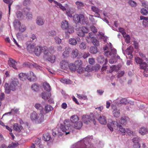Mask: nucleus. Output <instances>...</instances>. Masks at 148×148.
<instances>
[{
	"label": "nucleus",
	"instance_id": "nucleus-13",
	"mask_svg": "<svg viewBox=\"0 0 148 148\" xmlns=\"http://www.w3.org/2000/svg\"><path fill=\"white\" fill-rule=\"evenodd\" d=\"M66 30H67V32H65V33L66 34V37H69V35H68V33L71 34L74 33V27L73 26L70 25H69Z\"/></svg>",
	"mask_w": 148,
	"mask_h": 148
},
{
	"label": "nucleus",
	"instance_id": "nucleus-12",
	"mask_svg": "<svg viewBox=\"0 0 148 148\" xmlns=\"http://www.w3.org/2000/svg\"><path fill=\"white\" fill-rule=\"evenodd\" d=\"M36 76L34 73L30 71L27 74V79L30 81H33L36 79Z\"/></svg>",
	"mask_w": 148,
	"mask_h": 148
},
{
	"label": "nucleus",
	"instance_id": "nucleus-58",
	"mask_svg": "<svg viewBox=\"0 0 148 148\" xmlns=\"http://www.w3.org/2000/svg\"><path fill=\"white\" fill-rule=\"evenodd\" d=\"M39 86L38 85L34 84L32 86V89L35 91L38 90Z\"/></svg>",
	"mask_w": 148,
	"mask_h": 148
},
{
	"label": "nucleus",
	"instance_id": "nucleus-46",
	"mask_svg": "<svg viewBox=\"0 0 148 148\" xmlns=\"http://www.w3.org/2000/svg\"><path fill=\"white\" fill-rule=\"evenodd\" d=\"M140 139L138 137H135L133 138L132 139V141L134 143V144H140L139 142Z\"/></svg>",
	"mask_w": 148,
	"mask_h": 148
},
{
	"label": "nucleus",
	"instance_id": "nucleus-35",
	"mask_svg": "<svg viewBox=\"0 0 148 148\" xmlns=\"http://www.w3.org/2000/svg\"><path fill=\"white\" fill-rule=\"evenodd\" d=\"M74 64L77 68L82 66V62L81 60H78L75 61Z\"/></svg>",
	"mask_w": 148,
	"mask_h": 148
},
{
	"label": "nucleus",
	"instance_id": "nucleus-2",
	"mask_svg": "<svg viewBox=\"0 0 148 148\" xmlns=\"http://www.w3.org/2000/svg\"><path fill=\"white\" fill-rule=\"evenodd\" d=\"M71 122L69 120L66 119L64 122V123L60 124V128L62 131L65 132L66 135L69 134L71 131H73L71 128Z\"/></svg>",
	"mask_w": 148,
	"mask_h": 148
},
{
	"label": "nucleus",
	"instance_id": "nucleus-40",
	"mask_svg": "<svg viewBox=\"0 0 148 148\" xmlns=\"http://www.w3.org/2000/svg\"><path fill=\"white\" fill-rule=\"evenodd\" d=\"M90 51L92 53L95 54L97 52V48L95 46H92L90 48Z\"/></svg>",
	"mask_w": 148,
	"mask_h": 148
},
{
	"label": "nucleus",
	"instance_id": "nucleus-3",
	"mask_svg": "<svg viewBox=\"0 0 148 148\" xmlns=\"http://www.w3.org/2000/svg\"><path fill=\"white\" fill-rule=\"evenodd\" d=\"M18 80L15 78L12 80L9 86L8 83H5V92L7 94H9L11 90L12 91H15L16 87L18 85Z\"/></svg>",
	"mask_w": 148,
	"mask_h": 148
},
{
	"label": "nucleus",
	"instance_id": "nucleus-7",
	"mask_svg": "<svg viewBox=\"0 0 148 148\" xmlns=\"http://www.w3.org/2000/svg\"><path fill=\"white\" fill-rule=\"evenodd\" d=\"M116 50L114 48L111 49L110 51H108L104 52L105 55L107 57H109L110 56L112 57H114L116 56Z\"/></svg>",
	"mask_w": 148,
	"mask_h": 148
},
{
	"label": "nucleus",
	"instance_id": "nucleus-38",
	"mask_svg": "<svg viewBox=\"0 0 148 148\" xmlns=\"http://www.w3.org/2000/svg\"><path fill=\"white\" fill-rule=\"evenodd\" d=\"M69 67L70 69L72 71H75L77 69L76 66L74 63H71L69 65Z\"/></svg>",
	"mask_w": 148,
	"mask_h": 148
},
{
	"label": "nucleus",
	"instance_id": "nucleus-31",
	"mask_svg": "<svg viewBox=\"0 0 148 148\" xmlns=\"http://www.w3.org/2000/svg\"><path fill=\"white\" fill-rule=\"evenodd\" d=\"M119 70V68L118 66L116 65H113L110 67L109 72L111 73L114 71H117Z\"/></svg>",
	"mask_w": 148,
	"mask_h": 148
},
{
	"label": "nucleus",
	"instance_id": "nucleus-50",
	"mask_svg": "<svg viewBox=\"0 0 148 148\" xmlns=\"http://www.w3.org/2000/svg\"><path fill=\"white\" fill-rule=\"evenodd\" d=\"M79 48L82 50H83L86 49V45L85 42H82L79 45Z\"/></svg>",
	"mask_w": 148,
	"mask_h": 148
},
{
	"label": "nucleus",
	"instance_id": "nucleus-64",
	"mask_svg": "<svg viewBox=\"0 0 148 148\" xmlns=\"http://www.w3.org/2000/svg\"><path fill=\"white\" fill-rule=\"evenodd\" d=\"M127 102V100L125 98L121 100L119 103L122 104H125Z\"/></svg>",
	"mask_w": 148,
	"mask_h": 148
},
{
	"label": "nucleus",
	"instance_id": "nucleus-1",
	"mask_svg": "<svg viewBox=\"0 0 148 148\" xmlns=\"http://www.w3.org/2000/svg\"><path fill=\"white\" fill-rule=\"evenodd\" d=\"M30 118L31 120L36 124H40L43 122L44 120V115L43 114H38L35 112L31 113Z\"/></svg>",
	"mask_w": 148,
	"mask_h": 148
},
{
	"label": "nucleus",
	"instance_id": "nucleus-54",
	"mask_svg": "<svg viewBox=\"0 0 148 148\" xmlns=\"http://www.w3.org/2000/svg\"><path fill=\"white\" fill-rule=\"evenodd\" d=\"M19 30L21 32H23L26 29V27L25 25H20L19 27Z\"/></svg>",
	"mask_w": 148,
	"mask_h": 148
},
{
	"label": "nucleus",
	"instance_id": "nucleus-42",
	"mask_svg": "<svg viewBox=\"0 0 148 148\" xmlns=\"http://www.w3.org/2000/svg\"><path fill=\"white\" fill-rule=\"evenodd\" d=\"M34 107L37 110L42 111L43 110V107L42 105L39 103H36L34 106Z\"/></svg>",
	"mask_w": 148,
	"mask_h": 148
},
{
	"label": "nucleus",
	"instance_id": "nucleus-41",
	"mask_svg": "<svg viewBox=\"0 0 148 148\" xmlns=\"http://www.w3.org/2000/svg\"><path fill=\"white\" fill-rule=\"evenodd\" d=\"M48 61L51 63H53L55 61L56 57L54 55L50 56L48 58Z\"/></svg>",
	"mask_w": 148,
	"mask_h": 148
},
{
	"label": "nucleus",
	"instance_id": "nucleus-52",
	"mask_svg": "<svg viewBox=\"0 0 148 148\" xmlns=\"http://www.w3.org/2000/svg\"><path fill=\"white\" fill-rule=\"evenodd\" d=\"M92 43L95 46H98L99 45V41L95 38H94L92 40Z\"/></svg>",
	"mask_w": 148,
	"mask_h": 148
},
{
	"label": "nucleus",
	"instance_id": "nucleus-17",
	"mask_svg": "<svg viewBox=\"0 0 148 148\" xmlns=\"http://www.w3.org/2000/svg\"><path fill=\"white\" fill-rule=\"evenodd\" d=\"M99 122L102 124H106L107 123L106 118L105 116L101 115L98 119Z\"/></svg>",
	"mask_w": 148,
	"mask_h": 148
},
{
	"label": "nucleus",
	"instance_id": "nucleus-14",
	"mask_svg": "<svg viewBox=\"0 0 148 148\" xmlns=\"http://www.w3.org/2000/svg\"><path fill=\"white\" fill-rule=\"evenodd\" d=\"M45 21L42 17L40 16H38L36 20V24L38 25H42L44 23Z\"/></svg>",
	"mask_w": 148,
	"mask_h": 148
},
{
	"label": "nucleus",
	"instance_id": "nucleus-16",
	"mask_svg": "<svg viewBox=\"0 0 148 148\" xmlns=\"http://www.w3.org/2000/svg\"><path fill=\"white\" fill-rule=\"evenodd\" d=\"M51 96V94L50 92L47 93L45 92H43L41 94L42 98L45 100L48 99Z\"/></svg>",
	"mask_w": 148,
	"mask_h": 148
},
{
	"label": "nucleus",
	"instance_id": "nucleus-22",
	"mask_svg": "<svg viewBox=\"0 0 148 148\" xmlns=\"http://www.w3.org/2000/svg\"><path fill=\"white\" fill-rule=\"evenodd\" d=\"M69 26V24L66 21L64 20L62 22L61 27L62 29L66 30Z\"/></svg>",
	"mask_w": 148,
	"mask_h": 148
},
{
	"label": "nucleus",
	"instance_id": "nucleus-56",
	"mask_svg": "<svg viewBox=\"0 0 148 148\" xmlns=\"http://www.w3.org/2000/svg\"><path fill=\"white\" fill-rule=\"evenodd\" d=\"M75 3L77 5L78 8L83 7L84 6V3L81 1H77Z\"/></svg>",
	"mask_w": 148,
	"mask_h": 148
},
{
	"label": "nucleus",
	"instance_id": "nucleus-62",
	"mask_svg": "<svg viewBox=\"0 0 148 148\" xmlns=\"http://www.w3.org/2000/svg\"><path fill=\"white\" fill-rule=\"evenodd\" d=\"M128 3L132 7H135L137 5V3L132 0L129 1Z\"/></svg>",
	"mask_w": 148,
	"mask_h": 148
},
{
	"label": "nucleus",
	"instance_id": "nucleus-28",
	"mask_svg": "<svg viewBox=\"0 0 148 148\" xmlns=\"http://www.w3.org/2000/svg\"><path fill=\"white\" fill-rule=\"evenodd\" d=\"M41 49L40 46H37L35 48L34 52L36 55L37 56L40 55L41 53Z\"/></svg>",
	"mask_w": 148,
	"mask_h": 148
},
{
	"label": "nucleus",
	"instance_id": "nucleus-10",
	"mask_svg": "<svg viewBox=\"0 0 148 148\" xmlns=\"http://www.w3.org/2000/svg\"><path fill=\"white\" fill-rule=\"evenodd\" d=\"M27 49V50L29 52H31L34 48L35 44L34 43H32L30 41H28L26 43Z\"/></svg>",
	"mask_w": 148,
	"mask_h": 148
},
{
	"label": "nucleus",
	"instance_id": "nucleus-55",
	"mask_svg": "<svg viewBox=\"0 0 148 148\" xmlns=\"http://www.w3.org/2000/svg\"><path fill=\"white\" fill-rule=\"evenodd\" d=\"M77 34L78 36L80 37H84L85 35L81 29L77 31Z\"/></svg>",
	"mask_w": 148,
	"mask_h": 148
},
{
	"label": "nucleus",
	"instance_id": "nucleus-34",
	"mask_svg": "<svg viewBox=\"0 0 148 148\" xmlns=\"http://www.w3.org/2000/svg\"><path fill=\"white\" fill-rule=\"evenodd\" d=\"M50 138V135L49 133H47L43 134V139L44 140L46 141H49Z\"/></svg>",
	"mask_w": 148,
	"mask_h": 148
},
{
	"label": "nucleus",
	"instance_id": "nucleus-53",
	"mask_svg": "<svg viewBox=\"0 0 148 148\" xmlns=\"http://www.w3.org/2000/svg\"><path fill=\"white\" fill-rule=\"evenodd\" d=\"M135 60L136 62L138 64H140L143 62L142 59L138 57L135 58Z\"/></svg>",
	"mask_w": 148,
	"mask_h": 148
},
{
	"label": "nucleus",
	"instance_id": "nucleus-11",
	"mask_svg": "<svg viewBox=\"0 0 148 148\" xmlns=\"http://www.w3.org/2000/svg\"><path fill=\"white\" fill-rule=\"evenodd\" d=\"M92 119V117L88 115H83L82 116V120L84 123L86 124L90 122V120Z\"/></svg>",
	"mask_w": 148,
	"mask_h": 148
},
{
	"label": "nucleus",
	"instance_id": "nucleus-51",
	"mask_svg": "<svg viewBox=\"0 0 148 148\" xmlns=\"http://www.w3.org/2000/svg\"><path fill=\"white\" fill-rule=\"evenodd\" d=\"M141 12L143 15L147 16L148 15V11L144 8H143L141 9Z\"/></svg>",
	"mask_w": 148,
	"mask_h": 148
},
{
	"label": "nucleus",
	"instance_id": "nucleus-33",
	"mask_svg": "<svg viewBox=\"0 0 148 148\" xmlns=\"http://www.w3.org/2000/svg\"><path fill=\"white\" fill-rule=\"evenodd\" d=\"M53 109L52 107L49 104H47L45 106V111L46 113H48Z\"/></svg>",
	"mask_w": 148,
	"mask_h": 148
},
{
	"label": "nucleus",
	"instance_id": "nucleus-32",
	"mask_svg": "<svg viewBox=\"0 0 148 148\" xmlns=\"http://www.w3.org/2000/svg\"><path fill=\"white\" fill-rule=\"evenodd\" d=\"M139 133L142 135H144L147 133V129L145 127H142L140 129Z\"/></svg>",
	"mask_w": 148,
	"mask_h": 148
},
{
	"label": "nucleus",
	"instance_id": "nucleus-15",
	"mask_svg": "<svg viewBox=\"0 0 148 148\" xmlns=\"http://www.w3.org/2000/svg\"><path fill=\"white\" fill-rule=\"evenodd\" d=\"M91 9L92 11L95 13L96 17H99L100 16V15L99 14L100 10L98 8L95 6H92Z\"/></svg>",
	"mask_w": 148,
	"mask_h": 148
},
{
	"label": "nucleus",
	"instance_id": "nucleus-57",
	"mask_svg": "<svg viewBox=\"0 0 148 148\" xmlns=\"http://www.w3.org/2000/svg\"><path fill=\"white\" fill-rule=\"evenodd\" d=\"M81 29L85 34V33H88L89 31L88 28L87 27L84 26L82 27Z\"/></svg>",
	"mask_w": 148,
	"mask_h": 148
},
{
	"label": "nucleus",
	"instance_id": "nucleus-60",
	"mask_svg": "<svg viewBox=\"0 0 148 148\" xmlns=\"http://www.w3.org/2000/svg\"><path fill=\"white\" fill-rule=\"evenodd\" d=\"M18 143H12L8 147V148H13L15 147L18 145Z\"/></svg>",
	"mask_w": 148,
	"mask_h": 148
},
{
	"label": "nucleus",
	"instance_id": "nucleus-44",
	"mask_svg": "<svg viewBox=\"0 0 148 148\" xmlns=\"http://www.w3.org/2000/svg\"><path fill=\"white\" fill-rule=\"evenodd\" d=\"M76 70L77 72L79 74L82 73L85 71L84 68L82 67V66L77 68Z\"/></svg>",
	"mask_w": 148,
	"mask_h": 148
},
{
	"label": "nucleus",
	"instance_id": "nucleus-48",
	"mask_svg": "<svg viewBox=\"0 0 148 148\" xmlns=\"http://www.w3.org/2000/svg\"><path fill=\"white\" fill-rule=\"evenodd\" d=\"M73 13V12L71 10V9H68L66 11V14L67 15L70 17H72V14Z\"/></svg>",
	"mask_w": 148,
	"mask_h": 148
},
{
	"label": "nucleus",
	"instance_id": "nucleus-8",
	"mask_svg": "<svg viewBox=\"0 0 148 148\" xmlns=\"http://www.w3.org/2000/svg\"><path fill=\"white\" fill-rule=\"evenodd\" d=\"M69 64L68 62L66 60H62L60 63V68L63 70H66L69 67Z\"/></svg>",
	"mask_w": 148,
	"mask_h": 148
},
{
	"label": "nucleus",
	"instance_id": "nucleus-21",
	"mask_svg": "<svg viewBox=\"0 0 148 148\" xmlns=\"http://www.w3.org/2000/svg\"><path fill=\"white\" fill-rule=\"evenodd\" d=\"M13 128L14 130L18 132H20L23 128L21 125H18L17 123H14L13 125Z\"/></svg>",
	"mask_w": 148,
	"mask_h": 148
},
{
	"label": "nucleus",
	"instance_id": "nucleus-61",
	"mask_svg": "<svg viewBox=\"0 0 148 148\" xmlns=\"http://www.w3.org/2000/svg\"><path fill=\"white\" fill-rule=\"evenodd\" d=\"M56 3L57 5L58 6V7L62 10L63 11L66 10V8L64 6H62L61 3H58L57 2H56Z\"/></svg>",
	"mask_w": 148,
	"mask_h": 148
},
{
	"label": "nucleus",
	"instance_id": "nucleus-18",
	"mask_svg": "<svg viewBox=\"0 0 148 148\" xmlns=\"http://www.w3.org/2000/svg\"><path fill=\"white\" fill-rule=\"evenodd\" d=\"M65 49V51L63 53L62 56L64 58H67L69 56L71 48L69 47H66Z\"/></svg>",
	"mask_w": 148,
	"mask_h": 148
},
{
	"label": "nucleus",
	"instance_id": "nucleus-45",
	"mask_svg": "<svg viewBox=\"0 0 148 148\" xmlns=\"http://www.w3.org/2000/svg\"><path fill=\"white\" fill-rule=\"evenodd\" d=\"M93 70L92 66L88 65L84 69L85 71H86L88 72L92 71Z\"/></svg>",
	"mask_w": 148,
	"mask_h": 148
},
{
	"label": "nucleus",
	"instance_id": "nucleus-63",
	"mask_svg": "<svg viewBox=\"0 0 148 148\" xmlns=\"http://www.w3.org/2000/svg\"><path fill=\"white\" fill-rule=\"evenodd\" d=\"M16 14L17 17L18 18H21L23 16L22 13L20 11H17Z\"/></svg>",
	"mask_w": 148,
	"mask_h": 148
},
{
	"label": "nucleus",
	"instance_id": "nucleus-37",
	"mask_svg": "<svg viewBox=\"0 0 148 148\" xmlns=\"http://www.w3.org/2000/svg\"><path fill=\"white\" fill-rule=\"evenodd\" d=\"M127 119L125 116L122 117L120 120L121 123L122 125H125L127 123Z\"/></svg>",
	"mask_w": 148,
	"mask_h": 148
},
{
	"label": "nucleus",
	"instance_id": "nucleus-43",
	"mask_svg": "<svg viewBox=\"0 0 148 148\" xmlns=\"http://www.w3.org/2000/svg\"><path fill=\"white\" fill-rule=\"evenodd\" d=\"M119 131L120 133H121L122 135H124L125 133V129L121 125H119Z\"/></svg>",
	"mask_w": 148,
	"mask_h": 148
},
{
	"label": "nucleus",
	"instance_id": "nucleus-20",
	"mask_svg": "<svg viewBox=\"0 0 148 148\" xmlns=\"http://www.w3.org/2000/svg\"><path fill=\"white\" fill-rule=\"evenodd\" d=\"M24 10L25 13L26 12H27L26 14L27 19H31L32 18V15L31 13L29 12L30 11V9L26 8L24 9Z\"/></svg>",
	"mask_w": 148,
	"mask_h": 148
},
{
	"label": "nucleus",
	"instance_id": "nucleus-6",
	"mask_svg": "<svg viewBox=\"0 0 148 148\" xmlns=\"http://www.w3.org/2000/svg\"><path fill=\"white\" fill-rule=\"evenodd\" d=\"M8 63L10 66L12 67L15 69H17L16 67V65L17 63V62L14 60L12 58H10L8 61Z\"/></svg>",
	"mask_w": 148,
	"mask_h": 148
},
{
	"label": "nucleus",
	"instance_id": "nucleus-23",
	"mask_svg": "<svg viewBox=\"0 0 148 148\" xmlns=\"http://www.w3.org/2000/svg\"><path fill=\"white\" fill-rule=\"evenodd\" d=\"M70 119L71 122L74 123L78 121L79 120V117L77 115H74L71 116Z\"/></svg>",
	"mask_w": 148,
	"mask_h": 148
},
{
	"label": "nucleus",
	"instance_id": "nucleus-59",
	"mask_svg": "<svg viewBox=\"0 0 148 148\" xmlns=\"http://www.w3.org/2000/svg\"><path fill=\"white\" fill-rule=\"evenodd\" d=\"M125 41L127 43H129L130 41V37L128 35H126L124 37Z\"/></svg>",
	"mask_w": 148,
	"mask_h": 148
},
{
	"label": "nucleus",
	"instance_id": "nucleus-26",
	"mask_svg": "<svg viewBox=\"0 0 148 148\" xmlns=\"http://www.w3.org/2000/svg\"><path fill=\"white\" fill-rule=\"evenodd\" d=\"M43 86L44 89L46 91L50 92L51 90V88L49 84L47 82H45L43 83Z\"/></svg>",
	"mask_w": 148,
	"mask_h": 148
},
{
	"label": "nucleus",
	"instance_id": "nucleus-49",
	"mask_svg": "<svg viewBox=\"0 0 148 148\" xmlns=\"http://www.w3.org/2000/svg\"><path fill=\"white\" fill-rule=\"evenodd\" d=\"M140 68L141 69L145 70V69H146V67L147 66V64L145 62H142L140 64Z\"/></svg>",
	"mask_w": 148,
	"mask_h": 148
},
{
	"label": "nucleus",
	"instance_id": "nucleus-25",
	"mask_svg": "<svg viewBox=\"0 0 148 148\" xmlns=\"http://www.w3.org/2000/svg\"><path fill=\"white\" fill-rule=\"evenodd\" d=\"M18 76L20 79L23 81H25L27 79V74L25 73H20Z\"/></svg>",
	"mask_w": 148,
	"mask_h": 148
},
{
	"label": "nucleus",
	"instance_id": "nucleus-30",
	"mask_svg": "<svg viewBox=\"0 0 148 148\" xmlns=\"http://www.w3.org/2000/svg\"><path fill=\"white\" fill-rule=\"evenodd\" d=\"M98 60L100 63L102 64L104 62V64L106 65L108 62V60L107 58L105 59L103 57L101 56L98 58Z\"/></svg>",
	"mask_w": 148,
	"mask_h": 148
},
{
	"label": "nucleus",
	"instance_id": "nucleus-9",
	"mask_svg": "<svg viewBox=\"0 0 148 148\" xmlns=\"http://www.w3.org/2000/svg\"><path fill=\"white\" fill-rule=\"evenodd\" d=\"M84 19V15L81 14L79 15H77L73 17L74 20L77 21L78 23H81L83 22Z\"/></svg>",
	"mask_w": 148,
	"mask_h": 148
},
{
	"label": "nucleus",
	"instance_id": "nucleus-29",
	"mask_svg": "<svg viewBox=\"0 0 148 148\" xmlns=\"http://www.w3.org/2000/svg\"><path fill=\"white\" fill-rule=\"evenodd\" d=\"M113 114L114 116L118 118L120 115V111L117 108H115L113 111Z\"/></svg>",
	"mask_w": 148,
	"mask_h": 148
},
{
	"label": "nucleus",
	"instance_id": "nucleus-27",
	"mask_svg": "<svg viewBox=\"0 0 148 148\" xmlns=\"http://www.w3.org/2000/svg\"><path fill=\"white\" fill-rule=\"evenodd\" d=\"M41 53H43L44 55H47L49 53V50L46 46L41 47Z\"/></svg>",
	"mask_w": 148,
	"mask_h": 148
},
{
	"label": "nucleus",
	"instance_id": "nucleus-19",
	"mask_svg": "<svg viewBox=\"0 0 148 148\" xmlns=\"http://www.w3.org/2000/svg\"><path fill=\"white\" fill-rule=\"evenodd\" d=\"M133 47L132 46L128 47L126 50L125 52L128 55H130V58L131 59L132 57V53L133 51Z\"/></svg>",
	"mask_w": 148,
	"mask_h": 148
},
{
	"label": "nucleus",
	"instance_id": "nucleus-24",
	"mask_svg": "<svg viewBox=\"0 0 148 148\" xmlns=\"http://www.w3.org/2000/svg\"><path fill=\"white\" fill-rule=\"evenodd\" d=\"M74 127L76 129H79L82 127L83 124L82 121H79L74 123Z\"/></svg>",
	"mask_w": 148,
	"mask_h": 148
},
{
	"label": "nucleus",
	"instance_id": "nucleus-47",
	"mask_svg": "<svg viewBox=\"0 0 148 148\" xmlns=\"http://www.w3.org/2000/svg\"><path fill=\"white\" fill-rule=\"evenodd\" d=\"M77 97L81 99L86 100L87 99V97L86 96L84 95H80L78 94H77Z\"/></svg>",
	"mask_w": 148,
	"mask_h": 148
},
{
	"label": "nucleus",
	"instance_id": "nucleus-5",
	"mask_svg": "<svg viewBox=\"0 0 148 148\" xmlns=\"http://www.w3.org/2000/svg\"><path fill=\"white\" fill-rule=\"evenodd\" d=\"M71 51V55L72 58H80L81 56L80 53L77 49L76 48H73Z\"/></svg>",
	"mask_w": 148,
	"mask_h": 148
},
{
	"label": "nucleus",
	"instance_id": "nucleus-4",
	"mask_svg": "<svg viewBox=\"0 0 148 148\" xmlns=\"http://www.w3.org/2000/svg\"><path fill=\"white\" fill-rule=\"evenodd\" d=\"M107 125L110 130L111 131H113V128L117 130L119 125L117 122L112 121L110 123H108Z\"/></svg>",
	"mask_w": 148,
	"mask_h": 148
},
{
	"label": "nucleus",
	"instance_id": "nucleus-39",
	"mask_svg": "<svg viewBox=\"0 0 148 148\" xmlns=\"http://www.w3.org/2000/svg\"><path fill=\"white\" fill-rule=\"evenodd\" d=\"M69 44L73 45H75L77 43L76 39L74 38H71L69 40Z\"/></svg>",
	"mask_w": 148,
	"mask_h": 148
},
{
	"label": "nucleus",
	"instance_id": "nucleus-36",
	"mask_svg": "<svg viewBox=\"0 0 148 148\" xmlns=\"http://www.w3.org/2000/svg\"><path fill=\"white\" fill-rule=\"evenodd\" d=\"M14 25L15 28L17 29L21 25V22L17 19L14 20L13 23Z\"/></svg>",
	"mask_w": 148,
	"mask_h": 148
}]
</instances>
